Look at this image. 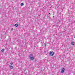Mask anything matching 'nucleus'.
<instances>
[{"label": "nucleus", "mask_w": 75, "mask_h": 75, "mask_svg": "<svg viewBox=\"0 0 75 75\" xmlns=\"http://www.w3.org/2000/svg\"><path fill=\"white\" fill-rule=\"evenodd\" d=\"M29 57L31 61H33V60H34V56H33V55L32 54H30V55L29 56Z\"/></svg>", "instance_id": "nucleus-1"}, {"label": "nucleus", "mask_w": 75, "mask_h": 75, "mask_svg": "<svg viewBox=\"0 0 75 75\" xmlns=\"http://www.w3.org/2000/svg\"><path fill=\"white\" fill-rule=\"evenodd\" d=\"M54 52L51 51H50L49 53V55H50V56H53L54 55Z\"/></svg>", "instance_id": "nucleus-2"}, {"label": "nucleus", "mask_w": 75, "mask_h": 75, "mask_svg": "<svg viewBox=\"0 0 75 75\" xmlns=\"http://www.w3.org/2000/svg\"><path fill=\"white\" fill-rule=\"evenodd\" d=\"M65 68H62V69L61 71V73H64V71H65Z\"/></svg>", "instance_id": "nucleus-3"}, {"label": "nucleus", "mask_w": 75, "mask_h": 75, "mask_svg": "<svg viewBox=\"0 0 75 75\" xmlns=\"http://www.w3.org/2000/svg\"><path fill=\"white\" fill-rule=\"evenodd\" d=\"M13 67L11 66V65H10L9 66V68H10V69H13Z\"/></svg>", "instance_id": "nucleus-4"}, {"label": "nucleus", "mask_w": 75, "mask_h": 75, "mask_svg": "<svg viewBox=\"0 0 75 75\" xmlns=\"http://www.w3.org/2000/svg\"><path fill=\"white\" fill-rule=\"evenodd\" d=\"M23 6H24V3H21V7H23Z\"/></svg>", "instance_id": "nucleus-5"}, {"label": "nucleus", "mask_w": 75, "mask_h": 75, "mask_svg": "<svg viewBox=\"0 0 75 75\" xmlns=\"http://www.w3.org/2000/svg\"><path fill=\"white\" fill-rule=\"evenodd\" d=\"M72 45H75V42H72L71 43Z\"/></svg>", "instance_id": "nucleus-6"}, {"label": "nucleus", "mask_w": 75, "mask_h": 75, "mask_svg": "<svg viewBox=\"0 0 75 75\" xmlns=\"http://www.w3.org/2000/svg\"><path fill=\"white\" fill-rule=\"evenodd\" d=\"M14 26L15 27H18V24H15L14 25Z\"/></svg>", "instance_id": "nucleus-7"}, {"label": "nucleus", "mask_w": 75, "mask_h": 75, "mask_svg": "<svg viewBox=\"0 0 75 75\" xmlns=\"http://www.w3.org/2000/svg\"><path fill=\"white\" fill-rule=\"evenodd\" d=\"M4 50H5L4 49H2V50H1V51L2 52H4Z\"/></svg>", "instance_id": "nucleus-8"}, {"label": "nucleus", "mask_w": 75, "mask_h": 75, "mask_svg": "<svg viewBox=\"0 0 75 75\" xmlns=\"http://www.w3.org/2000/svg\"><path fill=\"white\" fill-rule=\"evenodd\" d=\"M13 62H11L10 63V65H13Z\"/></svg>", "instance_id": "nucleus-9"}, {"label": "nucleus", "mask_w": 75, "mask_h": 75, "mask_svg": "<svg viewBox=\"0 0 75 75\" xmlns=\"http://www.w3.org/2000/svg\"><path fill=\"white\" fill-rule=\"evenodd\" d=\"M53 17H54V16H53Z\"/></svg>", "instance_id": "nucleus-10"}, {"label": "nucleus", "mask_w": 75, "mask_h": 75, "mask_svg": "<svg viewBox=\"0 0 75 75\" xmlns=\"http://www.w3.org/2000/svg\"><path fill=\"white\" fill-rule=\"evenodd\" d=\"M11 30H13V29H12Z\"/></svg>", "instance_id": "nucleus-11"}, {"label": "nucleus", "mask_w": 75, "mask_h": 75, "mask_svg": "<svg viewBox=\"0 0 75 75\" xmlns=\"http://www.w3.org/2000/svg\"><path fill=\"white\" fill-rule=\"evenodd\" d=\"M11 30H13V29H12Z\"/></svg>", "instance_id": "nucleus-12"}, {"label": "nucleus", "mask_w": 75, "mask_h": 75, "mask_svg": "<svg viewBox=\"0 0 75 75\" xmlns=\"http://www.w3.org/2000/svg\"><path fill=\"white\" fill-rule=\"evenodd\" d=\"M49 14H50V13H49Z\"/></svg>", "instance_id": "nucleus-13"}, {"label": "nucleus", "mask_w": 75, "mask_h": 75, "mask_svg": "<svg viewBox=\"0 0 75 75\" xmlns=\"http://www.w3.org/2000/svg\"><path fill=\"white\" fill-rule=\"evenodd\" d=\"M53 15H54V14H53Z\"/></svg>", "instance_id": "nucleus-14"}]
</instances>
